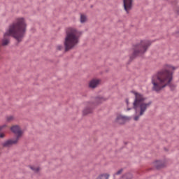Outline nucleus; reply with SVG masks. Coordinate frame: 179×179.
<instances>
[{"label": "nucleus", "instance_id": "6e6552de", "mask_svg": "<svg viewBox=\"0 0 179 179\" xmlns=\"http://www.w3.org/2000/svg\"><path fill=\"white\" fill-rule=\"evenodd\" d=\"M19 142V138H10L8 139L6 141H4L2 143V146L3 148H10L11 146H13V145H16Z\"/></svg>", "mask_w": 179, "mask_h": 179}, {"label": "nucleus", "instance_id": "4be33fe9", "mask_svg": "<svg viewBox=\"0 0 179 179\" xmlns=\"http://www.w3.org/2000/svg\"><path fill=\"white\" fill-rule=\"evenodd\" d=\"M4 137H5V133L3 132L0 133V138H3Z\"/></svg>", "mask_w": 179, "mask_h": 179}, {"label": "nucleus", "instance_id": "f8f14e48", "mask_svg": "<svg viewBox=\"0 0 179 179\" xmlns=\"http://www.w3.org/2000/svg\"><path fill=\"white\" fill-rule=\"evenodd\" d=\"M154 166L157 167V169H162V167H164L166 166V162L164 161H156L154 163Z\"/></svg>", "mask_w": 179, "mask_h": 179}, {"label": "nucleus", "instance_id": "412c9836", "mask_svg": "<svg viewBox=\"0 0 179 179\" xmlns=\"http://www.w3.org/2000/svg\"><path fill=\"white\" fill-rule=\"evenodd\" d=\"M122 173V169H120L119 171H117L114 176H120V174H121Z\"/></svg>", "mask_w": 179, "mask_h": 179}, {"label": "nucleus", "instance_id": "423d86ee", "mask_svg": "<svg viewBox=\"0 0 179 179\" xmlns=\"http://www.w3.org/2000/svg\"><path fill=\"white\" fill-rule=\"evenodd\" d=\"M107 98H104L103 96H98L95 99L94 102H87L85 103V107L83 110V115H87V114H91L93 113V109L97 104H100L103 103V101H106Z\"/></svg>", "mask_w": 179, "mask_h": 179}, {"label": "nucleus", "instance_id": "b1692460", "mask_svg": "<svg viewBox=\"0 0 179 179\" xmlns=\"http://www.w3.org/2000/svg\"><path fill=\"white\" fill-rule=\"evenodd\" d=\"M0 47H1V44H0Z\"/></svg>", "mask_w": 179, "mask_h": 179}, {"label": "nucleus", "instance_id": "aec40b11", "mask_svg": "<svg viewBox=\"0 0 179 179\" xmlns=\"http://www.w3.org/2000/svg\"><path fill=\"white\" fill-rule=\"evenodd\" d=\"M126 103L127 104V111H129V110H131V108H129V101H128V99L126 100Z\"/></svg>", "mask_w": 179, "mask_h": 179}, {"label": "nucleus", "instance_id": "1a4fd4ad", "mask_svg": "<svg viewBox=\"0 0 179 179\" xmlns=\"http://www.w3.org/2000/svg\"><path fill=\"white\" fill-rule=\"evenodd\" d=\"M10 131L13 132L15 135H17V138L20 139L21 136L23 135V131L20 129V127L17 125H14L10 127Z\"/></svg>", "mask_w": 179, "mask_h": 179}, {"label": "nucleus", "instance_id": "a211bd4d", "mask_svg": "<svg viewBox=\"0 0 179 179\" xmlns=\"http://www.w3.org/2000/svg\"><path fill=\"white\" fill-rule=\"evenodd\" d=\"M7 127H8V125L6 124H3L0 126V132H2V131H3V129H6Z\"/></svg>", "mask_w": 179, "mask_h": 179}, {"label": "nucleus", "instance_id": "f257e3e1", "mask_svg": "<svg viewBox=\"0 0 179 179\" xmlns=\"http://www.w3.org/2000/svg\"><path fill=\"white\" fill-rule=\"evenodd\" d=\"M176 69H177V66L171 64H165L162 69L153 75L151 78L152 90L154 92H160V90H163L164 87L169 86L173 80V75H174Z\"/></svg>", "mask_w": 179, "mask_h": 179}, {"label": "nucleus", "instance_id": "f03ea898", "mask_svg": "<svg viewBox=\"0 0 179 179\" xmlns=\"http://www.w3.org/2000/svg\"><path fill=\"white\" fill-rule=\"evenodd\" d=\"M27 27V24H26V20L24 18H16L15 20L9 25L8 29H6L1 45H8L9 44V37H13L18 43H20V41L23 40L24 34H26Z\"/></svg>", "mask_w": 179, "mask_h": 179}, {"label": "nucleus", "instance_id": "20e7f679", "mask_svg": "<svg viewBox=\"0 0 179 179\" xmlns=\"http://www.w3.org/2000/svg\"><path fill=\"white\" fill-rule=\"evenodd\" d=\"M82 36V31L75 27H68L66 29V36L64 38L65 51H69L75 48L79 44V38Z\"/></svg>", "mask_w": 179, "mask_h": 179}, {"label": "nucleus", "instance_id": "5701e85b", "mask_svg": "<svg viewBox=\"0 0 179 179\" xmlns=\"http://www.w3.org/2000/svg\"><path fill=\"white\" fill-rule=\"evenodd\" d=\"M178 13L179 14V11H178Z\"/></svg>", "mask_w": 179, "mask_h": 179}, {"label": "nucleus", "instance_id": "4468645a", "mask_svg": "<svg viewBox=\"0 0 179 179\" xmlns=\"http://www.w3.org/2000/svg\"><path fill=\"white\" fill-rule=\"evenodd\" d=\"M87 21V17L85 15L81 14L80 15V23H85Z\"/></svg>", "mask_w": 179, "mask_h": 179}, {"label": "nucleus", "instance_id": "0eeeda50", "mask_svg": "<svg viewBox=\"0 0 179 179\" xmlns=\"http://www.w3.org/2000/svg\"><path fill=\"white\" fill-rule=\"evenodd\" d=\"M131 120V117L123 115H117L116 118L115 120V122L116 124H125L127 121H129Z\"/></svg>", "mask_w": 179, "mask_h": 179}, {"label": "nucleus", "instance_id": "f3484780", "mask_svg": "<svg viewBox=\"0 0 179 179\" xmlns=\"http://www.w3.org/2000/svg\"><path fill=\"white\" fill-rule=\"evenodd\" d=\"M56 48L57 51H61L62 50H64V46L62 45H57Z\"/></svg>", "mask_w": 179, "mask_h": 179}, {"label": "nucleus", "instance_id": "9d476101", "mask_svg": "<svg viewBox=\"0 0 179 179\" xmlns=\"http://www.w3.org/2000/svg\"><path fill=\"white\" fill-rule=\"evenodd\" d=\"M132 3H134V0H123L124 9L127 13H129V10L132 9Z\"/></svg>", "mask_w": 179, "mask_h": 179}, {"label": "nucleus", "instance_id": "6ab92c4d", "mask_svg": "<svg viewBox=\"0 0 179 179\" xmlns=\"http://www.w3.org/2000/svg\"><path fill=\"white\" fill-rule=\"evenodd\" d=\"M6 120H7L8 122H10V121H13L14 117H13V116H12V115L8 116V117H6Z\"/></svg>", "mask_w": 179, "mask_h": 179}, {"label": "nucleus", "instance_id": "ddd939ff", "mask_svg": "<svg viewBox=\"0 0 179 179\" xmlns=\"http://www.w3.org/2000/svg\"><path fill=\"white\" fill-rule=\"evenodd\" d=\"M108 178H110V174L103 173L97 176L96 179H108Z\"/></svg>", "mask_w": 179, "mask_h": 179}, {"label": "nucleus", "instance_id": "dca6fc26", "mask_svg": "<svg viewBox=\"0 0 179 179\" xmlns=\"http://www.w3.org/2000/svg\"><path fill=\"white\" fill-rule=\"evenodd\" d=\"M123 178L124 179H131L132 178V174L131 173H127L123 176Z\"/></svg>", "mask_w": 179, "mask_h": 179}, {"label": "nucleus", "instance_id": "39448f33", "mask_svg": "<svg viewBox=\"0 0 179 179\" xmlns=\"http://www.w3.org/2000/svg\"><path fill=\"white\" fill-rule=\"evenodd\" d=\"M150 44H152V42L149 40L141 41L140 43L134 46L133 56L137 57V55L145 54V52L148 51V48L150 47Z\"/></svg>", "mask_w": 179, "mask_h": 179}, {"label": "nucleus", "instance_id": "9b49d317", "mask_svg": "<svg viewBox=\"0 0 179 179\" xmlns=\"http://www.w3.org/2000/svg\"><path fill=\"white\" fill-rule=\"evenodd\" d=\"M100 83H101V80L94 78L90 81L89 86L90 89H96V87L99 86Z\"/></svg>", "mask_w": 179, "mask_h": 179}, {"label": "nucleus", "instance_id": "2eb2a0df", "mask_svg": "<svg viewBox=\"0 0 179 179\" xmlns=\"http://www.w3.org/2000/svg\"><path fill=\"white\" fill-rule=\"evenodd\" d=\"M31 170H33L34 173H38L40 171V167L38 166H30Z\"/></svg>", "mask_w": 179, "mask_h": 179}, {"label": "nucleus", "instance_id": "7ed1b4c3", "mask_svg": "<svg viewBox=\"0 0 179 179\" xmlns=\"http://www.w3.org/2000/svg\"><path fill=\"white\" fill-rule=\"evenodd\" d=\"M134 95V101L133 102V108L135 110L136 116L134 117V121H138L140 117H142L146 110L152 105V101H148V98L143 94L136 92L132 91Z\"/></svg>", "mask_w": 179, "mask_h": 179}]
</instances>
